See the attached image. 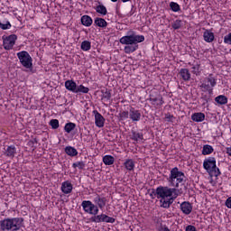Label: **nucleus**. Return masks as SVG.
Instances as JSON below:
<instances>
[{"instance_id": "8fccbe9b", "label": "nucleus", "mask_w": 231, "mask_h": 231, "mask_svg": "<svg viewBox=\"0 0 231 231\" xmlns=\"http://www.w3.org/2000/svg\"><path fill=\"white\" fill-rule=\"evenodd\" d=\"M153 102H156V99H152Z\"/></svg>"}, {"instance_id": "2eb2a0df", "label": "nucleus", "mask_w": 231, "mask_h": 231, "mask_svg": "<svg viewBox=\"0 0 231 231\" xmlns=\"http://www.w3.org/2000/svg\"><path fill=\"white\" fill-rule=\"evenodd\" d=\"M65 88L68 89V91H71L72 93L77 92V83L73 80H67L65 82Z\"/></svg>"}, {"instance_id": "39448f33", "label": "nucleus", "mask_w": 231, "mask_h": 231, "mask_svg": "<svg viewBox=\"0 0 231 231\" xmlns=\"http://www.w3.org/2000/svg\"><path fill=\"white\" fill-rule=\"evenodd\" d=\"M143 41H145L144 35H140L133 32L130 35L123 36L119 40V42L121 44H125V45H138V43L143 42Z\"/></svg>"}, {"instance_id": "2f4dec72", "label": "nucleus", "mask_w": 231, "mask_h": 231, "mask_svg": "<svg viewBox=\"0 0 231 231\" xmlns=\"http://www.w3.org/2000/svg\"><path fill=\"white\" fill-rule=\"evenodd\" d=\"M81 50L83 51H89L91 50V42L89 41H84L81 42Z\"/></svg>"}, {"instance_id": "393cba45", "label": "nucleus", "mask_w": 231, "mask_h": 231, "mask_svg": "<svg viewBox=\"0 0 231 231\" xmlns=\"http://www.w3.org/2000/svg\"><path fill=\"white\" fill-rule=\"evenodd\" d=\"M214 152V148L209 144H205L202 149V154L207 156L208 154H212Z\"/></svg>"}, {"instance_id": "c9c22d12", "label": "nucleus", "mask_w": 231, "mask_h": 231, "mask_svg": "<svg viewBox=\"0 0 231 231\" xmlns=\"http://www.w3.org/2000/svg\"><path fill=\"white\" fill-rule=\"evenodd\" d=\"M170 7L172 12H180V10H181V7H180V5L176 2H171Z\"/></svg>"}, {"instance_id": "cd10ccee", "label": "nucleus", "mask_w": 231, "mask_h": 231, "mask_svg": "<svg viewBox=\"0 0 231 231\" xmlns=\"http://www.w3.org/2000/svg\"><path fill=\"white\" fill-rule=\"evenodd\" d=\"M180 77H182L183 80H190V72L187 69H181Z\"/></svg>"}, {"instance_id": "4c0bfd02", "label": "nucleus", "mask_w": 231, "mask_h": 231, "mask_svg": "<svg viewBox=\"0 0 231 231\" xmlns=\"http://www.w3.org/2000/svg\"><path fill=\"white\" fill-rule=\"evenodd\" d=\"M97 203L99 208H104L106 207V198H97Z\"/></svg>"}, {"instance_id": "f704fd0d", "label": "nucleus", "mask_w": 231, "mask_h": 231, "mask_svg": "<svg viewBox=\"0 0 231 231\" xmlns=\"http://www.w3.org/2000/svg\"><path fill=\"white\" fill-rule=\"evenodd\" d=\"M73 169H79L82 171L86 167V163L84 162H77L72 164Z\"/></svg>"}, {"instance_id": "a18cd8bd", "label": "nucleus", "mask_w": 231, "mask_h": 231, "mask_svg": "<svg viewBox=\"0 0 231 231\" xmlns=\"http://www.w3.org/2000/svg\"><path fill=\"white\" fill-rule=\"evenodd\" d=\"M226 206L227 208H231V197H229L226 201Z\"/></svg>"}, {"instance_id": "0eeeda50", "label": "nucleus", "mask_w": 231, "mask_h": 231, "mask_svg": "<svg viewBox=\"0 0 231 231\" xmlns=\"http://www.w3.org/2000/svg\"><path fill=\"white\" fill-rule=\"evenodd\" d=\"M3 46L5 50L10 51L14 49L15 46V42H17V35L11 34L9 36H3Z\"/></svg>"}, {"instance_id": "79ce46f5", "label": "nucleus", "mask_w": 231, "mask_h": 231, "mask_svg": "<svg viewBox=\"0 0 231 231\" xmlns=\"http://www.w3.org/2000/svg\"><path fill=\"white\" fill-rule=\"evenodd\" d=\"M225 44H231V33H228L224 37Z\"/></svg>"}, {"instance_id": "1a4fd4ad", "label": "nucleus", "mask_w": 231, "mask_h": 231, "mask_svg": "<svg viewBox=\"0 0 231 231\" xmlns=\"http://www.w3.org/2000/svg\"><path fill=\"white\" fill-rule=\"evenodd\" d=\"M93 115L95 116L96 126L99 128L104 127V125L106 124V118H104V116L97 110L93 111Z\"/></svg>"}, {"instance_id": "ea45409f", "label": "nucleus", "mask_w": 231, "mask_h": 231, "mask_svg": "<svg viewBox=\"0 0 231 231\" xmlns=\"http://www.w3.org/2000/svg\"><path fill=\"white\" fill-rule=\"evenodd\" d=\"M50 125L52 129H59V121L57 119H52L50 121Z\"/></svg>"}, {"instance_id": "c03bdc74", "label": "nucleus", "mask_w": 231, "mask_h": 231, "mask_svg": "<svg viewBox=\"0 0 231 231\" xmlns=\"http://www.w3.org/2000/svg\"><path fill=\"white\" fill-rule=\"evenodd\" d=\"M186 231H197L196 226L189 225L186 226Z\"/></svg>"}, {"instance_id": "9b49d317", "label": "nucleus", "mask_w": 231, "mask_h": 231, "mask_svg": "<svg viewBox=\"0 0 231 231\" xmlns=\"http://www.w3.org/2000/svg\"><path fill=\"white\" fill-rule=\"evenodd\" d=\"M216 84H217V82L216 81L214 77H212V75H209L206 79L205 82L202 84V88H204L205 89H210V88H214L216 86Z\"/></svg>"}, {"instance_id": "5701e85b", "label": "nucleus", "mask_w": 231, "mask_h": 231, "mask_svg": "<svg viewBox=\"0 0 231 231\" xmlns=\"http://www.w3.org/2000/svg\"><path fill=\"white\" fill-rule=\"evenodd\" d=\"M20 62L23 67L26 68L27 69H32V67L33 66V63H32V59H21Z\"/></svg>"}, {"instance_id": "4be33fe9", "label": "nucleus", "mask_w": 231, "mask_h": 231, "mask_svg": "<svg viewBox=\"0 0 231 231\" xmlns=\"http://www.w3.org/2000/svg\"><path fill=\"white\" fill-rule=\"evenodd\" d=\"M191 120H193V122H203V120H205V114L201 112L195 113L191 116Z\"/></svg>"}, {"instance_id": "c756f323", "label": "nucleus", "mask_w": 231, "mask_h": 231, "mask_svg": "<svg viewBox=\"0 0 231 231\" xmlns=\"http://www.w3.org/2000/svg\"><path fill=\"white\" fill-rule=\"evenodd\" d=\"M96 12L101 15H107V8L105 5H97L96 7Z\"/></svg>"}, {"instance_id": "c85d7f7f", "label": "nucleus", "mask_w": 231, "mask_h": 231, "mask_svg": "<svg viewBox=\"0 0 231 231\" xmlns=\"http://www.w3.org/2000/svg\"><path fill=\"white\" fill-rule=\"evenodd\" d=\"M75 127H77V125L75 123H67L64 126L65 133H71V131L75 130Z\"/></svg>"}, {"instance_id": "412c9836", "label": "nucleus", "mask_w": 231, "mask_h": 231, "mask_svg": "<svg viewBox=\"0 0 231 231\" xmlns=\"http://www.w3.org/2000/svg\"><path fill=\"white\" fill-rule=\"evenodd\" d=\"M96 26L98 28H107V22L104 18H96L94 20Z\"/></svg>"}, {"instance_id": "aec40b11", "label": "nucleus", "mask_w": 231, "mask_h": 231, "mask_svg": "<svg viewBox=\"0 0 231 231\" xmlns=\"http://www.w3.org/2000/svg\"><path fill=\"white\" fill-rule=\"evenodd\" d=\"M189 64V66H191L192 73H194L195 75H198L199 71H201V69L198 61L193 60V61H190Z\"/></svg>"}, {"instance_id": "a19ab883", "label": "nucleus", "mask_w": 231, "mask_h": 231, "mask_svg": "<svg viewBox=\"0 0 231 231\" xmlns=\"http://www.w3.org/2000/svg\"><path fill=\"white\" fill-rule=\"evenodd\" d=\"M119 116H120L121 120H127V118H129V112L123 111L119 114Z\"/></svg>"}, {"instance_id": "ddd939ff", "label": "nucleus", "mask_w": 231, "mask_h": 231, "mask_svg": "<svg viewBox=\"0 0 231 231\" xmlns=\"http://www.w3.org/2000/svg\"><path fill=\"white\" fill-rule=\"evenodd\" d=\"M124 167L126 171H129V172H133L134 167H136V163L133 159H126L124 162Z\"/></svg>"}, {"instance_id": "e433bc0d", "label": "nucleus", "mask_w": 231, "mask_h": 231, "mask_svg": "<svg viewBox=\"0 0 231 231\" xmlns=\"http://www.w3.org/2000/svg\"><path fill=\"white\" fill-rule=\"evenodd\" d=\"M17 57H18V59H32V57H30V54L28 53V51H22L18 52Z\"/></svg>"}, {"instance_id": "9d476101", "label": "nucleus", "mask_w": 231, "mask_h": 231, "mask_svg": "<svg viewBox=\"0 0 231 231\" xmlns=\"http://www.w3.org/2000/svg\"><path fill=\"white\" fill-rule=\"evenodd\" d=\"M140 118H142V113L140 110L130 108L129 110V119L132 120V122H140Z\"/></svg>"}, {"instance_id": "09e8293b", "label": "nucleus", "mask_w": 231, "mask_h": 231, "mask_svg": "<svg viewBox=\"0 0 231 231\" xmlns=\"http://www.w3.org/2000/svg\"><path fill=\"white\" fill-rule=\"evenodd\" d=\"M112 1V3H116V1H118V0H111Z\"/></svg>"}, {"instance_id": "423d86ee", "label": "nucleus", "mask_w": 231, "mask_h": 231, "mask_svg": "<svg viewBox=\"0 0 231 231\" xmlns=\"http://www.w3.org/2000/svg\"><path fill=\"white\" fill-rule=\"evenodd\" d=\"M81 207L86 214H90L91 216H97L99 212L98 206L93 204L91 200L82 201Z\"/></svg>"}, {"instance_id": "49530a36", "label": "nucleus", "mask_w": 231, "mask_h": 231, "mask_svg": "<svg viewBox=\"0 0 231 231\" xmlns=\"http://www.w3.org/2000/svg\"><path fill=\"white\" fill-rule=\"evenodd\" d=\"M226 154H228V156H231V146L226 148Z\"/></svg>"}, {"instance_id": "a211bd4d", "label": "nucleus", "mask_w": 231, "mask_h": 231, "mask_svg": "<svg viewBox=\"0 0 231 231\" xmlns=\"http://www.w3.org/2000/svg\"><path fill=\"white\" fill-rule=\"evenodd\" d=\"M215 102L217 106H226V104H228V97L225 95H220L215 97Z\"/></svg>"}, {"instance_id": "6e6552de", "label": "nucleus", "mask_w": 231, "mask_h": 231, "mask_svg": "<svg viewBox=\"0 0 231 231\" xmlns=\"http://www.w3.org/2000/svg\"><path fill=\"white\" fill-rule=\"evenodd\" d=\"M92 223H114L115 219L106 214L94 215L91 218Z\"/></svg>"}, {"instance_id": "f8f14e48", "label": "nucleus", "mask_w": 231, "mask_h": 231, "mask_svg": "<svg viewBox=\"0 0 231 231\" xmlns=\"http://www.w3.org/2000/svg\"><path fill=\"white\" fill-rule=\"evenodd\" d=\"M72 190L73 184H71L69 180H66L61 183V192H63V194H71Z\"/></svg>"}, {"instance_id": "473e14b6", "label": "nucleus", "mask_w": 231, "mask_h": 231, "mask_svg": "<svg viewBox=\"0 0 231 231\" xmlns=\"http://www.w3.org/2000/svg\"><path fill=\"white\" fill-rule=\"evenodd\" d=\"M76 93H89V88H87L84 85H79L76 88Z\"/></svg>"}, {"instance_id": "58836bf2", "label": "nucleus", "mask_w": 231, "mask_h": 231, "mask_svg": "<svg viewBox=\"0 0 231 231\" xmlns=\"http://www.w3.org/2000/svg\"><path fill=\"white\" fill-rule=\"evenodd\" d=\"M0 28L2 30H10V28H12V23H10V22H6L5 23L0 22Z\"/></svg>"}, {"instance_id": "37998d69", "label": "nucleus", "mask_w": 231, "mask_h": 231, "mask_svg": "<svg viewBox=\"0 0 231 231\" xmlns=\"http://www.w3.org/2000/svg\"><path fill=\"white\" fill-rule=\"evenodd\" d=\"M165 120H166V122H172V120H174V116H172L171 114H166Z\"/></svg>"}, {"instance_id": "dca6fc26", "label": "nucleus", "mask_w": 231, "mask_h": 231, "mask_svg": "<svg viewBox=\"0 0 231 231\" xmlns=\"http://www.w3.org/2000/svg\"><path fill=\"white\" fill-rule=\"evenodd\" d=\"M203 37L206 42H214V39H216L214 32H212L210 30H206L203 33Z\"/></svg>"}, {"instance_id": "7c9ffc66", "label": "nucleus", "mask_w": 231, "mask_h": 231, "mask_svg": "<svg viewBox=\"0 0 231 231\" xmlns=\"http://www.w3.org/2000/svg\"><path fill=\"white\" fill-rule=\"evenodd\" d=\"M136 50H138V45H126L125 47V52L128 54L134 53Z\"/></svg>"}, {"instance_id": "6ab92c4d", "label": "nucleus", "mask_w": 231, "mask_h": 231, "mask_svg": "<svg viewBox=\"0 0 231 231\" xmlns=\"http://www.w3.org/2000/svg\"><path fill=\"white\" fill-rule=\"evenodd\" d=\"M81 24H83V26H86L87 28H89V26L93 24V19L89 15H83L81 17Z\"/></svg>"}, {"instance_id": "3c124183", "label": "nucleus", "mask_w": 231, "mask_h": 231, "mask_svg": "<svg viewBox=\"0 0 231 231\" xmlns=\"http://www.w3.org/2000/svg\"><path fill=\"white\" fill-rule=\"evenodd\" d=\"M108 98H111V96H110V95H108Z\"/></svg>"}, {"instance_id": "bb28decb", "label": "nucleus", "mask_w": 231, "mask_h": 231, "mask_svg": "<svg viewBox=\"0 0 231 231\" xmlns=\"http://www.w3.org/2000/svg\"><path fill=\"white\" fill-rule=\"evenodd\" d=\"M103 163H105V165H113V163H115V157L111 155H105L103 157Z\"/></svg>"}, {"instance_id": "de8ad7c7", "label": "nucleus", "mask_w": 231, "mask_h": 231, "mask_svg": "<svg viewBox=\"0 0 231 231\" xmlns=\"http://www.w3.org/2000/svg\"><path fill=\"white\" fill-rule=\"evenodd\" d=\"M122 1V3H128V1H130V0H121Z\"/></svg>"}, {"instance_id": "f03ea898", "label": "nucleus", "mask_w": 231, "mask_h": 231, "mask_svg": "<svg viewBox=\"0 0 231 231\" xmlns=\"http://www.w3.org/2000/svg\"><path fill=\"white\" fill-rule=\"evenodd\" d=\"M24 220L22 217H11L5 218L0 221V230L3 231H18L23 227V222Z\"/></svg>"}, {"instance_id": "a878e982", "label": "nucleus", "mask_w": 231, "mask_h": 231, "mask_svg": "<svg viewBox=\"0 0 231 231\" xmlns=\"http://www.w3.org/2000/svg\"><path fill=\"white\" fill-rule=\"evenodd\" d=\"M65 152L68 154V156H77L79 154V152H77V149L71 146H67L65 148Z\"/></svg>"}, {"instance_id": "7ed1b4c3", "label": "nucleus", "mask_w": 231, "mask_h": 231, "mask_svg": "<svg viewBox=\"0 0 231 231\" xmlns=\"http://www.w3.org/2000/svg\"><path fill=\"white\" fill-rule=\"evenodd\" d=\"M187 180L185 177V173L180 171L178 167H175L171 170L170 176L168 178V182L170 183V187H174L173 189L180 188V185H183Z\"/></svg>"}, {"instance_id": "4468645a", "label": "nucleus", "mask_w": 231, "mask_h": 231, "mask_svg": "<svg viewBox=\"0 0 231 231\" xmlns=\"http://www.w3.org/2000/svg\"><path fill=\"white\" fill-rule=\"evenodd\" d=\"M180 209L182 210L183 214H186V216H189L190 212H192V204L190 202H182L180 204Z\"/></svg>"}, {"instance_id": "20e7f679", "label": "nucleus", "mask_w": 231, "mask_h": 231, "mask_svg": "<svg viewBox=\"0 0 231 231\" xmlns=\"http://www.w3.org/2000/svg\"><path fill=\"white\" fill-rule=\"evenodd\" d=\"M216 163L215 157H208L203 162V167L210 176H221V171Z\"/></svg>"}, {"instance_id": "b1692460", "label": "nucleus", "mask_w": 231, "mask_h": 231, "mask_svg": "<svg viewBox=\"0 0 231 231\" xmlns=\"http://www.w3.org/2000/svg\"><path fill=\"white\" fill-rule=\"evenodd\" d=\"M15 152H17V149L14 145L8 146L5 151V154L9 158H14V156H15Z\"/></svg>"}, {"instance_id": "f3484780", "label": "nucleus", "mask_w": 231, "mask_h": 231, "mask_svg": "<svg viewBox=\"0 0 231 231\" xmlns=\"http://www.w3.org/2000/svg\"><path fill=\"white\" fill-rule=\"evenodd\" d=\"M131 139L135 142V143H143V134L137 132H133L131 135Z\"/></svg>"}, {"instance_id": "f257e3e1", "label": "nucleus", "mask_w": 231, "mask_h": 231, "mask_svg": "<svg viewBox=\"0 0 231 231\" xmlns=\"http://www.w3.org/2000/svg\"><path fill=\"white\" fill-rule=\"evenodd\" d=\"M156 196L160 199L161 207L169 208L178 198V193H176V188L160 186L156 189Z\"/></svg>"}, {"instance_id": "72a5a7b5", "label": "nucleus", "mask_w": 231, "mask_h": 231, "mask_svg": "<svg viewBox=\"0 0 231 231\" xmlns=\"http://www.w3.org/2000/svg\"><path fill=\"white\" fill-rule=\"evenodd\" d=\"M181 26H183V22H181V20H175L171 23V28H173V30H180V28H181Z\"/></svg>"}]
</instances>
